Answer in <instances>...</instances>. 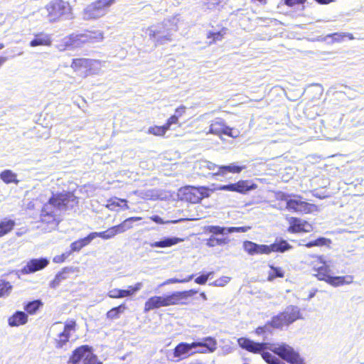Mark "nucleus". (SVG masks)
Here are the masks:
<instances>
[{"label": "nucleus", "mask_w": 364, "mask_h": 364, "mask_svg": "<svg viewBox=\"0 0 364 364\" xmlns=\"http://www.w3.org/2000/svg\"><path fill=\"white\" fill-rule=\"evenodd\" d=\"M0 178L6 184H18L19 181L17 179V175L11 170H4L0 173Z\"/></svg>", "instance_id": "obj_34"}, {"label": "nucleus", "mask_w": 364, "mask_h": 364, "mask_svg": "<svg viewBox=\"0 0 364 364\" xmlns=\"http://www.w3.org/2000/svg\"><path fill=\"white\" fill-rule=\"evenodd\" d=\"M197 293L198 291L195 289H189L173 291L164 296H151L144 303V311L146 313L154 309L169 306L188 305L190 304L189 299Z\"/></svg>", "instance_id": "obj_2"}, {"label": "nucleus", "mask_w": 364, "mask_h": 364, "mask_svg": "<svg viewBox=\"0 0 364 364\" xmlns=\"http://www.w3.org/2000/svg\"><path fill=\"white\" fill-rule=\"evenodd\" d=\"M233 129L227 126L223 119H216L210 126V132L216 135L232 136Z\"/></svg>", "instance_id": "obj_20"}, {"label": "nucleus", "mask_w": 364, "mask_h": 364, "mask_svg": "<svg viewBox=\"0 0 364 364\" xmlns=\"http://www.w3.org/2000/svg\"><path fill=\"white\" fill-rule=\"evenodd\" d=\"M196 348L195 343H188L185 342L179 343L173 349V357L178 360L187 358L193 353H190L191 350Z\"/></svg>", "instance_id": "obj_17"}, {"label": "nucleus", "mask_w": 364, "mask_h": 364, "mask_svg": "<svg viewBox=\"0 0 364 364\" xmlns=\"http://www.w3.org/2000/svg\"><path fill=\"white\" fill-rule=\"evenodd\" d=\"M75 200V198L73 193L70 192L53 193L48 202L44 204L58 212V210L68 209L69 203Z\"/></svg>", "instance_id": "obj_9"}, {"label": "nucleus", "mask_w": 364, "mask_h": 364, "mask_svg": "<svg viewBox=\"0 0 364 364\" xmlns=\"http://www.w3.org/2000/svg\"><path fill=\"white\" fill-rule=\"evenodd\" d=\"M245 168V166H239L235 164L218 166V170L212 173L213 177L225 176L228 173H240Z\"/></svg>", "instance_id": "obj_23"}, {"label": "nucleus", "mask_w": 364, "mask_h": 364, "mask_svg": "<svg viewBox=\"0 0 364 364\" xmlns=\"http://www.w3.org/2000/svg\"><path fill=\"white\" fill-rule=\"evenodd\" d=\"M103 38V32L100 31L87 30L83 33H71L63 38L60 49L65 50L79 48L86 43L100 42Z\"/></svg>", "instance_id": "obj_4"}, {"label": "nucleus", "mask_w": 364, "mask_h": 364, "mask_svg": "<svg viewBox=\"0 0 364 364\" xmlns=\"http://www.w3.org/2000/svg\"><path fill=\"white\" fill-rule=\"evenodd\" d=\"M309 270L319 281H326L328 276L332 274L330 266L321 255H311L308 263Z\"/></svg>", "instance_id": "obj_6"}, {"label": "nucleus", "mask_w": 364, "mask_h": 364, "mask_svg": "<svg viewBox=\"0 0 364 364\" xmlns=\"http://www.w3.org/2000/svg\"><path fill=\"white\" fill-rule=\"evenodd\" d=\"M238 346L243 350L253 354H260L262 358L268 364H284L279 361L278 358L272 355L265 350H270L274 354L277 355L282 360L289 364H305L304 359L300 356L291 346L282 343L274 348H271V344L265 342H256L247 337H240L237 340Z\"/></svg>", "instance_id": "obj_1"}, {"label": "nucleus", "mask_w": 364, "mask_h": 364, "mask_svg": "<svg viewBox=\"0 0 364 364\" xmlns=\"http://www.w3.org/2000/svg\"><path fill=\"white\" fill-rule=\"evenodd\" d=\"M270 328H271V326H270L269 322L268 321L264 326L257 327L255 330V333L257 336H262V335L266 334L267 333H270L271 332Z\"/></svg>", "instance_id": "obj_47"}, {"label": "nucleus", "mask_w": 364, "mask_h": 364, "mask_svg": "<svg viewBox=\"0 0 364 364\" xmlns=\"http://www.w3.org/2000/svg\"><path fill=\"white\" fill-rule=\"evenodd\" d=\"M49 264L47 258L41 257L39 259H30L22 268L21 272L25 274H29L40 271L46 268Z\"/></svg>", "instance_id": "obj_16"}, {"label": "nucleus", "mask_w": 364, "mask_h": 364, "mask_svg": "<svg viewBox=\"0 0 364 364\" xmlns=\"http://www.w3.org/2000/svg\"><path fill=\"white\" fill-rule=\"evenodd\" d=\"M196 347H205L207 350H201L200 353H205L206 352L213 353L217 348V341L213 337H206L203 338V342H194Z\"/></svg>", "instance_id": "obj_29"}, {"label": "nucleus", "mask_w": 364, "mask_h": 364, "mask_svg": "<svg viewBox=\"0 0 364 364\" xmlns=\"http://www.w3.org/2000/svg\"><path fill=\"white\" fill-rule=\"evenodd\" d=\"M183 241V239L178 237H166L162 240L156 241L150 244L151 247H168Z\"/></svg>", "instance_id": "obj_32"}, {"label": "nucleus", "mask_w": 364, "mask_h": 364, "mask_svg": "<svg viewBox=\"0 0 364 364\" xmlns=\"http://www.w3.org/2000/svg\"><path fill=\"white\" fill-rule=\"evenodd\" d=\"M106 207L112 211L116 210L117 208H121L122 209H128L127 200L124 198H119L117 197L110 198L107 201Z\"/></svg>", "instance_id": "obj_28"}, {"label": "nucleus", "mask_w": 364, "mask_h": 364, "mask_svg": "<svg viewBox=\"0 0 364 364\" xmlns=\"http://www.w3.org/2000/svg\"><path fill=\"white\" fill-rule=\"evenodd\" d=\"M116 0H96L85 10V16L87 20L95 19L100 16L97 13L108 9L115 3Z\"/></svg>", "instance_id": "obj_14"}, {"label": "nucleus", "mask_w": 364, "mask_h": 364, "mask_svg": "<svg viewBox=\"0 0 364 364\" xmlns=\"http://www.w3.org/2000/svg\"><path fill=\"white\" fill-rule=\"evenodd\" d=\"M230 277L223 276L211 283V285L214 287H225L230 282Z\"/></svg>", "instance_id": "obj_48"}, {"label": "nucleus", "mask_w": 364, "mask_h": 364, "mask_svg": "<svg viewBox=\"0 0 364 364\" xmlns=\"http://www.w3.org/2000/svg\"><path fill=\"white\" fill-rule=\"evenodd\" d=\"M193 277V275H191L187 279H171L168 280V283H184V282H188L190 280H191Z\"/></svg>", "instance_id": "obj_57"}, {"label": "nucleus", "mask_w": 364, "mask_h": 364, "mask_svg": "<svg viewBox=\"0 0 364 364\" xmlns=\"http://www.w3.org/2000/svg\"><path fill=\"white\" fill-rule=\"evenodd\" d=\"M7 58L4 56H0V67L6 61Z\"/></svg>", "instance_id": "obj_63"}, {"label": "nucleus", "mask_w": 364, "mask_h": 364, "mask_svg": "<svg viewBox=\"0 0 364 364\" xmlns=\"http://www.w3.org/2000/svg\"><path fill=\"white\" fill-rule=\"evenodd\" d=\"M95 239L93 232H90L87 237L80 238L70 244V251L73 252L80 251L84 247L88 245Z\"/></svg>", "instance_id": "obj_27"}, {"label": "nucleus", "mask_w": 364, "mask_h": 364, "mask_svg": "<svg viewBox=\"0 0 364 364\" xmlns=\"http://www.w3.org/2000/svg\"><path fill=\"white\" fill-rule=\"evenodd\" d=\"M124 297H127L126 290L120 289L119 299L124 298Z\"/></svg>", "instance_id": "obj_62"}, {"label": "nucleus", "mask_w": 364, "mask_h": 364, "mask_svg": "<svg viewBox=\"0 0 364 364\" xmlns=\"http://www.w3.org/2000/svg\"><path fill=\"white\" fill-rule=\"evenodd\" d=\"M226 30L225 28H223L219 31H209L206 36L207 38L210 40L209 43H215L217 41H222L226 33Z\"/></svg>", "instance_id": "obj_38"}, {"label": "nucleus", "mask_w": 364, "mask_h": 364, "mask_svg": "<svg viewBox=\"0 0 364 364\" xmlns=\"http://www.w3.org/2000/svg\"><path fill=\"white\" fill-rule=\"evenodd\" d=\"M183 199L191 203H198L200 202V199L198 196V193L196 187L190 186L187 187L183 193Z\"/></svg>", "instance_id": "obj_30"}, {"label": "nucleus", "mask_w": 364, "mask_h": 364, "mask_svg": "<svg viewBox=\"0 0 364 364\" xmlns=\"http://www.w3.org/2000/svg\"><path fill=\"white\" fill-rule=\"evenodd\" d=\"M52 42L51 35L42 31L34 34V37L30 41L29 46L32 48L38 46L50 47L52 45Z\"/></svg>", "instance_id": "obj_18"}, {"label": "nucleus", "mask_w": 364, "mask_h": 364, "mask_svg": "<svg viewBox=\"0 0 364 364\" xmlns=\"http://www.w3.org/2000/svg\"><path fill=\"white\" fill-rule=\"evenodd\" d=\"M200 296L204 299H206V296H205V294L204 292H202L200 294Z\"/></svg>", "instance_id": "obj_64"}, {"label": "nucleus", "mask_w": 364, "mask_h": 364, "mask_svg": "<svg viewBox=\"0 0 364 364\" xmlns=\"http://www.w3.org/2000/svg\"><path fill=\"white\" fill-rule=\"evenodd\" d=\"M229 239L228 237H217L215 236L211 235L206 240L207 246L210 247H213L215 246H222L228 244L229 242Z\"/></svg>", "instance_id": "obj_39"}, {"label": "nucleus", "mask_w": 364, "mask_h": 364, "mask_svg": "<svg viewBox=\"0 0 364 364\" xmlns=\"http://www.w3.org/2000/svg\"><path fill=\"white\" fill-rule=\"evenodd\" d=\"M11 289L12 286L9 282L0 279V297L9 294Z\"/></svg>", "instance_id": "obj_44"}, {"label": "nucleus", "mask_w": 364, "mask_h": 364, "mask_svg": "<svg viewBox=\"0 0 364 364\" xmlns=\"http://www.w3.org/2000/svg\"><path fill=\"white\" fill-rule=\"evenodd\" d=\"M169 130L165 123L163 125H154L148 129L147 133L155 136L163 137Z\"/></svg>", "instance_id": "obj_35"}, {"label": "nucleus", "mask_w": 364, "mask_h": 364, "mask_svg": "<svg viewBox=\"0 0 364 364\" xmlns=\"http://www.w3.org/2000/svg\"><path fill=\"white\" fill-rule=\"evenodd\" d=\"M39 222L43 230L50 231L59 224V213L53 208L43 204L41 210Z\"/></svg>", "instance_id": "obj_8"}, {"label": "nucleus", "mask_w": 364, "mask_h": 364, "mask_svg": "<svg viewBox=\"0 0 364 364\" xmlns=\"http://www.w3.org/2000/svg\"><path fill=\"white\" fill-rule=\"evenodd\" d=\"M92 353V348L88 345L78 346L72 351L67 364H83Z\"/></svg>", "instance_id": "obj_13"}, {"label": "nucleus", "mask_w": 364, "mask_h": 364, "mask_svg": "<svg viewBox=\"0 0 364 364\" xmlns=\"http://www.w3.org/2000/svg\"><path fill=\"white\" fill-rule=\"evenodd\" d=\"M325 282L331 286L339 287L351 284L353 282V277L351 275L333 277L330 274Z\"/></svg>", "instance_id": "obj_25"}, {"label": "nucleus", "mask_w": 364, "mask_h": 364, "mask_svg": "<svg viewBox=\"0 0 364 364\" xmlns=\"http://www.w3.org/2000/svg\"><path fill=\"white\" fill-rule=\"evenodd\" d=\"M269 267L270 269L267 276V280L269 282L274 281L277 278H283L284 277V272L282 267H274L273 265H269Z\"/></svg>", "instance_id": "obj_37"}, {"label": "nucleus", "mask_w": 364, "mask_h": 364, "mask_svg": "<svg viewBox=\"0 0 364 364\" xmlns=\"http://www.w3.org/2000/svg\"><path fill=\"white\" fill-rule=\"evenodd\" d=\"M120 289H113L109 290L107 296L111 299H119Z\"/></svg>", "instance_id": "obj_55"}, {"label": "nucleus", "mask_w": 364, "mask_h": 364, "mask_svg": "<svg viewBox=\"0 0 364 364\" xmlns=\"http://www.w3.org/2000/svg\"><path fill=\"white\" fill-rule=\"evenodd\" d=\"M272 328H282L286 326L281 313L274 316L269 321Z\"/></svg>", "instance_id": "obj_43"}, {"label": "nucleus", "mask_w": 364, "mask_h": 364, "mask_svg": "<svg viewBox=\"0 0 364 364\" xmlns=\"http://www.w3.org/2000/svg\"><path fill=\"white\" fill-rule=\"evenodd\" d=\"M316 2H317L319 4H328L333 1V0H314Z\"/></svg>", "instance_id": "obj_61"}, {"label": "nucleus", "mask_w": 364, "mask_h": 364, "mask_svg": "<svg viewBox=\"0 0 364 364\" xmlns=\"http://www.w3.org/2000/svg\"><path fill=\"white\" fill-rule=\"evenodd\" d=\"M127 309L125 303H122L120 305L113 307L106 313V318L110 321L118 319L120 315L123 314Z\"/></svg>", "instance_id": "obj_33"}, {"label": "nucleus", "mask_w": 364, "mask_h": 364, "mask_svg": "<svg viewBox=\"0 0 364 364\" xmlns=\"http://www.w3.org/2000/svg\"><path fill=\"white\" fill-rule=\"evenodd\" d=\"M286 6L294 7L296 6L304 5L307 0H283Z\"/></svg>", "instance_id": "obj_52"}, {"label": "nucleus", "mask_w": 364, "mask_h": 364, "mask_svg": "<svg viewBox=\"0 0 364 364\" xmlns=\"http://www.w3.org/2000/svg\"><path fill=\"white\" fill-rule=\"evenodd\" d=\"M67 258V255L65 254H62L60 255H57L53 257V262L55 263H62L63 262L65 259Z\"/></svg>", "instance_id": "obj_59"}, {"label": "nucleus", "mask_w": 364, "mask_h": 364, "mask_svg": "<svg viewBox=\"0 0 364 364\" xmlns=\"http://www.w3.org/2000/svg\"><path fill=\"white\" fill-rule=\"evenodd\" d=\"M286 208L289 211L303 215L310 214L318 210V208L315 204L302 200L301 196H296L294 198L287 200Z\"/></svg>", "instance_id": "obj_10"}, {"label": "nucleus", "mask_w": 364, "mask_h": 364, "mask_svg": "<svg viewBox=\"0 0 364 364\" xmlns=\"http://www.w3.org/2000/svg\"><path fill=\"white\" fill-rule=\"evenodd\" d=\"M65 272V270L63 269L55 276V278L52 281V286L53 287L58 286L63 280L66 279Z\"/></svg>", "instance_id": "obj_49"}, {"label": "nucleus", "mask_w": 364, "mask_h": 364, "mask_svg": "<svg viewBox=\"0 0 364 364\" xmlns=\"http://www.w3.org/2000/svg\"><path fill=\"white\" fill-rule=\"evenodd\" d=\"M160 33V31H151L149 36L150 38H155L156 39V43L161 45L163 43H165L166 42L171 41V35H165L163 36L157 37V36Z\"/></svg>", "instance_id": "obj_42"}, {"label": "nucleus", "mask_w": 364, "mask_h": 364, "mask_svg": "<svg viewBox=\"0 0 364 364\" xmlns=\"http://www.w3.org/2000/svg\"><path fill=\"white\" fill-rule=\"evenodd\" d=\"M186 109L187 107L184 105H181L175 109L174 114L171 115L165 122L168 129H171V125L179 124V119L185 114Z\"/></svg>", "instance_id": "obj_26"}, {"label": "nucleus", "mask_w": 364, "mask_h": 364, "mask_svg": "<svg viewBox=\"0 0 364 364\" xmlns=\"http://www.w3.org/2000/svg\"><path fill=\"white\" fill-rule=\"evenodd\" d=\"M143 287L142 283L137 282L134 285L128 286L126 290L127 297L134 296L136 292H138Z\"/></svg>", "instance_id": "obj_45"}, {"label": "nucleus", "mask_w": 364, "mask_h": 364, "mask_svg": "<svg viewBox=\"0 0 364 364\" xmlns=\"http://www.w3.org/2000/svg\"><path fill=\"white\" fill-rule=\"evenodd\" d=\"M83 364H103L97 356L92 353Z\"/></svg>", "instance_id": "obj_54"}, {"label": "nucleus", "mask_w": 364, "mask_h": 364, "mask_svg": "<svg viewBox=\"0 0 364 364\" xmlns=\"http://www.w3.org/2000/svg\"><path fill=\"white\" fill-rule=\"evenodd\" d=\"M292 249V246L285 240L277 239L274 243L267 245V255L272 252L283 253Z\"/></svg>", "instance_id": "obj_22"}, {"label": "nucleus", "mask_w": 364, "mask_h": 364, "mask_svg": "<svg viewBox=\"0 0 364 364\" xmlns=\"http://www.w3.org/2000/svg\"><path fill=\"white\" fill-rule=\"evenodd\" d=\"M257 185L250 180H240L236 183L223 185L217 188L219 191L236 192L240 194H245L250 191L255 190Z\"/></svg>", "instance_id": "obj_12"}, {"label": "nucleus", "mask_w": 364, "mask_h": 364, "mask_svg": "<svg viewBox=\"0 0 364 364\" xmlns=\"http://www.w3.org/2000/svg\"><path fill=\"white\" fill-rule=\"evenodd\" d=\"M77 326V321L75 319H68L65 322L63 331L55 339L56 348H62L69 342L72 333L76 331Z\"/></svg>", "instance_id": "obj_11"}, {"label": "nucleus", "mask_w": 364, "mask_h": 364, "mask_svg": "<svg viewBox=\"0 0 364 364\" xmlns=\"http://www.w3.org/2000/svg\"><path fill=\"white\" fill-rule=\"evenodd\" d=\"M213 274V272H208L206 274H202L195 279V282L198 284H205L208 281L209 277Z\"/></svg>", "instance_id": "obj_53"}, {"label": "nucleus", "mask_w": 364, "mask_h": 364, "mask_svg": "<svg viewBox=\"0 0 364 364\" xmlns=\"http://www.w3.org/2000/svg\"><path fill=\"white\" fill-rule=\"evenodd\" d=\"M150 219L152 221L156 223L157 224H164V223L162 218H160L159 215H152L151 217H150Z\"/></svg>", "instance_id": "obj_60"}, {"label": "nucleus", "mask_w": 364, "mask_h": 364, "mask_svg": "<svg viewBox=\"0 0 364 364\" xmlns=\"http://www.w3.org/2000/svg\"><path fill=\"white\" fill-rule=\"evenodd\" d=\"M43 304L40 299H36L26 304L23 309L27 312V314L33 315L36 314V312L41 307L43 306Z\"/></svg>", "instance_id": "obj_36"}, {"label": "nucleus", "mask_w": 364, "mask_h": 364, "mask_svg": "<svg viewBox=\"0 0 364 364\" xmlns=\"http://www.w3.org/2000/svg\"><path fill=\"white\" fill-rule=\"evenodd\" d=\"M46 18L50 23L74 18L73 8L65 0H50L46 6Z\"/></svg>", "instance_id": "obj_3"}, {"label": "nucleus", "mask_w": 364, "mask_h": 364, "mask_svg": "<svg viewBox=\"0 0 364 364\" xmlns=\"http://www.w3.org/2000/svg\"><path fill=\"white\" fill-rule=\"evenodd\" d=\"M206 6L208 9H211L213 7H215V6L219 5V4L221 2V0H206Z\"/></svg>", "instance_id": "obj_58"}, {"label": "nucleus", "mask_w": 364, "mask_h": 364, "mask_svg": "<svg viewBox=\"0 0 364 364\" xmlns=\"http://www.w3.org/2000/svg\"><path fill=\"white\" fill-rule=\"evenodd\" d=\"M200 201L210 196V189L206 186L196 187Z\"/></svg>", "instance_id": "obj_50"}, {"label": "nucleus", "mask_w": 364, "mask_h": 364, "mask_svg": "<svg viewBox=\"0 0 364 364\" xmlns=\"http://www.w3.org/2000/svg\"><path fill=\"white\" fill-rule=\"evenodd\" d=\"M99 60L86 58H75L72 60L70 68L82 77L95 75L98 72Z\"/></svg>", "instance_id": "obj_5"}, {"label": "nucleus", "mask_w": 364, "mask_h": 364, "mask_svg": "<svg viewBox=\"0 0 364 364\" xmlns=\"http://www.w3.org/2000/svg\"><path fill=\"white\" fill-rule=\"evenodd\" d=\"M143 287L142 283L137 282L134 285L128 286L126 290L127 297L134 296L136 292H138Z\"/></svg>", "instance_id": "obj_46"}, {"label": "nucleus", "mask_w": 364, "mask_h": 364, "mask_svg": "<svg viewBox=\"0 0 364 364\" xmlns=\"http://www.w3.org/2000/svg\"><path fill=\"white\" fill-rule=\"evenodd\" d=\"M218 166H218L217 164H215V163H213L211 161H205L204 168L209 171H215L216 169L218 171Z\"/></svg>", "instance_id": "obj_56"}, {"label": "nucleus", "mask_w": 364, "mask_h": 364, "mask_svg": "<svg viewBox=\"0 0 364 364\" xmlns=\"http://www.w3.org/2000/svg\"><path fill=\"white\" fill-rule=\"evenodd\" d=\"M142 220L141 217H129L122 221L120 224L117 225L112 226L102 232H93L95 235V238L99 237L102 240H109L114 237L115 235L122 233L127 230L132 228V225L131 223L139 221Z\"/></svg>", "instance_id": "obj_7"}, {"label": "nucleus", "mask_w": 364, "mask_h": 364, "mask_svg": "<svg viewBox=\"0 0 364 364\" xmlns=\"http://www.w3.org/2000/svg\"><path fill=\"white\" fill-rule=\"evenodd\" d=\"M251 229L250 226L229 227L227 228V233L245 232Z\"/></svg>", "instance_id": "obj_51"}, {"label": "nucleus", "mask_w": 364, "mask_h": 364, "mask_svg": "<svg viewBox=\"0 0 364 364\" xmlns=\"http://www.w3.org/2000/svg\"><path fill=\"white\" fill-rule=\"evenodd\" d=\"M28 315L21 311H17L8 318V323L11 327L23 326L28 322Z\"/></svg>", "instance_id": "obj_24"}, {"label": "nucleus", "mask_w": 364, "mask_h": 364, "mask_svg": "<svg viewBox=\"0 0 364 364\" xmlns=\"http://www.w3.org/2000/svg\"><path fill=\"white\" fill-rule=\"evenodd\" d=\"M286 326H289L301 318L299 308L295 306H289L285 310L280 312Z\"/></svg>", "instance_id": "obj_19"}, {"label": "nucleus", "mask_w": 364, "mask_h": 364, "mask_svg": "<svg viewBox=\"0 0 364 364\" xmlns=\"http://www.w3.org/2000/svg\"><path fill=\"white\" fill-rule=\"evenodd\" d=\"M244 250L250 255H267V245H259L245 240L242 243Z\"/></svg>", "instance_id": "obj_21"}, {"label": "nucleus", "mask_w": 364, "mask_h": 364, "mask_svg": "<svg viewBox=\"0 0 364 364\" xmlns=\"http://www.w3.org/2000/svg\"><path fill=\"white\" fill-rule=\"evenodd\" d=\"M205 232L211 234V235L215 236L218 235H224L227 234V228L220 227L218 225H208L205 228Z\"/></svg>", "instance_id": "obj_41"}, {"label": "nucleus", "mask_w": 364, "mask_h": 364, "mask_svg": "<svg viewBox=\"0 0 364 364\" xmlns=\"http://www.w3.org/2000/svg\"><path fill=\"white\" fill-rule=\"evenodd\" d=\"M16 226V221L10 218L0 220V237L11 232Z\"/></svg>", "instance_id": "obj_31"}, {"label": "nucleus", "mask_w": 364, "mask_h": 364, "mask_svg": "<svg viewBox=\"0 0 364 364\" xmlns=\"http://www.w3.org/2000/svg\"><path fill=\"white\" fill-rule=\"evenodd\" d=\"M288 222L289 225L287 230L290 233H304L313 230V225L300 218L291 217Z\"/></svg>", "instance_id": "obj_15"}, {"label": "nucleus", "mask_w": 364, "mask_h": 364, "mask_svg": "<svg viewBox=\"0 0 364 364\" xmlns=\"http://www.w3.org/2000/svg\"><path fill=\"white\" fill-rule=\"evenodd\" d=\"M331 243V241L330 239L326 238V237H318L314 240L309 241L307 243L304 244V246L310 248L312 247H322V246H329Z\"/></svg>", "instance_id": "obj_40"}]
</instances>
